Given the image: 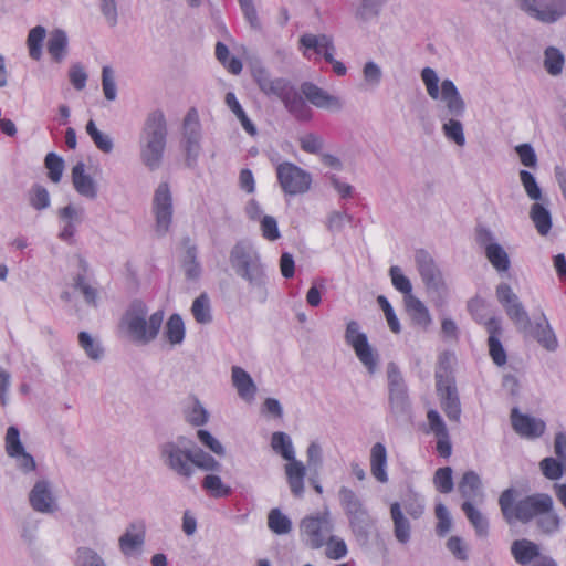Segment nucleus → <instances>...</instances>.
<instances>
[{
	"instance_id": "69168bd1",
	"label": "nucleus",
	"mask_w": 566,
	"mask_h": 566,
	"mask_svg": "<svg viewBox=\"0 0 566 566\" xmlns=\"http://www.w3.org/2000/svg\"><path fill=\"white\" fill-rule=\"evenodd\" d=\"M69 77L75 90L82 91L87 81V74L81 65H73L70 69Z\"/></svg>"
},
{
	"instance_id": "aec40b11",
	"label": "nucleus",
	"mask_w": 566,
	"mask_h": 566,
	"mask_svg": "<svg viewBox=\"0 0 566 566\" xmlns=\"http://www.w3.org/2000/svg\"><path fill=\"white\" fill-rule=\"evenodd\" d=\"M163 455L166 457L168 465L178 474L187 478L192 474L191 451H184L176 444L168 443L163 448Z\"/></svg>"
},
{
	"instance_id": "4be33fe9",
	"label": "nucleus",
	"mask_w": 566,
	"mask_h": 566,
	"mask_svg": "<svg viewBox=\"0 0 566 566\" xmlns=\"http://www.w3.org/2000/svg\"><path fill=\"white\" fill-rule=\"evenodd\" d=\"M301 90L306 99L318 108L339 109L342 106L336 96L329 95L313 83H303Z\"/></svg>"
},
{
	"instance_id": "49530a36",
	"label": "nucleus",
	"mask_w": 566,
	"mask_h": 566,
	"mask_svg": "<svg viewBox=\"0 0 566 566\" xmlns=\"http://www.w3.org/2000/svg\"><path fill=\"white\" fill-rule=\"evenodd\" d=\"M191 312L198 323L211 321L209 298L206 294H201L193 301Z\"/></svg>"
},
{
	"instance_id": "4c0bfd02",
	"label": "nucleus",
	"mask_w": 566,
	"mask_h": 566,
	"mask_svg": "<svg viewBox=\"0 0 566 566\" xmlns=\"http://www.w3.org/2000/svg\"><path fill=\"white\" fill-rule=\"evenodd\" d=\"M543 475L548 480H558L566 472V462L552 457L544 458L539 462Z\"/></svg>"
},
{
	"instance_id": "20e7f679",
	"label": "nucleus",
	"mask_w": 566,
	"mask_h": 566,
	"mask_svg": "<svg viewBox=\"0 0 566 566\" xmlns=\"http://www.w3.org/2000/svg\"><path fill=\"white\" fill-rule=\"evenodd\" d=\"M147 307L140 301H135L127 310L123 323L133 338L140 343L153 340L161 327L164 311L155 312L149 319H146Z\"/></svg>"
},
{
	"instance_id": "6e6552de",
	"label": "nucleus",
	"mask_w": 566,
	"mask_h": 566,
	"mask_svg": "<svg viewBox=\"0 0 566 566\" xmlns=\"http://www.w3.org/2000/svg\"><path fill=\"white\" fill-rule=\"evenodd\" d=\"M468 308L471 315L479 324H483L488 334V346L489 354L493 360V363L497 366H503L506 364L507 356L506 352L501 343V336L503 334V328L501 321L497 317H491L488 321H483L480 315V310L484 308V302L480 298L471 300L468 304Z\"/></svg>"
},
{
	"instance_id": "a19ab883",
	"label": "nucleus",
	"mask_w": 566,
	"mask_h": 566,
	"mask_svg": "<svg viewBox=\"0 0 566 566\" xmlns=\"http://www.w3.org/2000/svg\"><path fill=\"white\" fill-rule=\"evenodd\" d=\"M481 489L480 476L474 471H468L459 482V492L463 497H474Z\"/></svg>"
},
{
	"instance_id": "72a5a7b5",
	"label": "nucleus",
	"mask_w": 566,
	"mask_h": 566,
	"mask_svg": "<svg viewBox=\"0 0 566 566\" xmlns=\"http://www.w3.org/2000/svg\"><path fill=\"white\" fill-rule=\"evenodd\" d=\"M164 336L170 345H178L185 338V324L180 315L172 314L165 326Z\"/></svg>"
},
{
	"instance_id": "f3484780",
	"label": "nucleus",
	"mask_w": 566,
	"mask_h": 566,
	"mask_svg": "<svg viewBox=\"0 0 566 566\" xmlns=\"http://www.w3.org/2000/svg\"><path fill=\"white\" fill-rule=\"evenodd\" d=\"M6 451L10 458L17 460L18 467L21 470L30 472L35 469V461L30 453L25 452L20 440L19 430L15 427H9L7 430Z\"/></svg>"
},
{
	"instance_id": "864d4df0",
	"label": "nucleus",
	"mask_w": 566,
	"mask_h": 566,
	"mask_svg": "<svg viewBox=\"0 0 566 566\" xmlns=\"http://www.w3.org/2000/svg\"><path fill=\"white\" fill-rule=\"evenodd\" d=\"M390 276L394 287L406 294L407 297L411 295L412 286L407 276L403 275L399 266H391L390 268Z\"/></svg>"
},
{
	"instance_id": "f03ea898",
	"label": "nucleus",
	"mask_w": 566,
	"mask_h": 566,
	"mask_svg": "<svg viewBox=\"0 0 566 566\" xmlns=\"http://www.w3.org/2000/svg\"><path fill=\"white\" fill-rule=\"evenodd\" d=\"M253 77L260 90L268 96L279 97L287 111L298 119H310L311 109L298 92L285 80L271 78L263 69L255 70Z\"/></svg>"
},
{
	"instance_id": "c85d7f7f",
	"label": "nucleus",
	"mask_w": 566,
	"mask_h": 566,
	"mask_svg": "<svg viewBox=\"0 0 566 566\" xmlns=\"http://www.w3.org/2000/svg\"><path fill=\"white\" fill-rule=\"evenodd\" d=\"M30 503L35 511L49 512L53 507V497L45 482H38L30 493Z\"/></svg>"
},
{
	"instance_id": "5701e85b",
	"label": "nucleus",
	"mask_w": 566,
	"mask_h": 566,
	"mask_svg": "<svg viewBox=\"0 0 566 566\" xmlns=\"http://www.w3.org/2000/svg\"><path fill=\"white\" fill-rule=\"evenodd\" d=\"M232 384L238 395L245 401H252L256 394V386L251 376L241 367H232Z\"/></svg>"
},
{
	"instance_id": "3c124183",
	"label": "nucleus",
	"mask_w": 566,
	"mask_h": 566,
	"mask_svg": "<svg viewBox=\"0 0 566 566\" xmlns=\"http://www.w3.org/2000/svg\"><path fill=\"white\" fill-rule=\"evenodd\" d=\"M537 525L544 533H554L559 528L560 518L552 507L549 511L544 512L537 517Z\"/></svg>"
},
{
	"instance_id": "bf43d9fd",
	"label": "nucleus",
	"mask_w": 566,
	"mask_h": 566,
	"mask_svg": "<svg viewBox=\"0 0 566 566\" xmlns=\"http://www.w3.org/2000/svg\"><path fill=\"white\" fill-rule=\"evenodd\" d=\"M377 302H378L379 306L381 307V310L384 311V314L386 316V319H387V323H388V326L390 327V329L396 334L399 333L400 324H399V321L394 312V308L391 307L390 303L388 302V300L384 295H379L377 298Z\"/></svg>"
},
{
	"instance_id": "a18cd8bd",
	"label": "nucleus",
	"mask_w": 566,
	"mask_h": 566,
	"mask_svg": "<svg viewBox=\"0 0 566 566\" xmlns=\"http://www.w3.org/2000/svg\"><path fill=\"white\" fill-rule=\"evenodd\" d=\"M433 484L437 491H439L440 493H450L453 490L451 468H439L433 475Z\"/></svg>"
},
{
	"instance_id": "473e14b6",
	"label": "nucleus",
	"mask_w": 566,
	"mask_h": 566,
	"mask_svg": "<svg viewBox=\"0 0 566 566\" xmlns=\"http://www.w3.org/2000/svg\"><path fill=\"white\" fill-rule=\"evenodd\" d=\"M461 507L467 518L474 527L476 535L485 537L489 533V523L484 515L469 501L463 502Z\"/></svg>"
},
{
	"instance_id": "9d476101",
	"label": "nucleus",
	"mask_w": 566,
	"mask_h": 566,
	"mask_svg": "<svg viewBox=\"0 0 566 566\" xmlns=\"http://www.w3.org/2000/svg\"><path fill=\"white\" fill-rule=\"evenodd\" d=\"M334 524L328 510L305 516L300 523V533L312 549L322 548L332 534Z\"/></svg>"
},
{
	"instance_id": "79ce46f5",
	"label": "nucleus",
	"mask_w": 566,
	"mask_h": 566,
	"mask_svg": "<svg viewBox=\"0 0 566 566\" xmlns=\"http://www.w3.org/2000/svg\"><path fill=\"white\" fill-rule=\"evenodd\" d=\"M216 56L219 60V62L231 73L234 75H238L242 71V63L237 57H230V52L228 48L221 43L218 42L216 45Z\"/></svg>"
},
{
	"instance_id": "09e8293b",
	"label": "nucleus",
	"mask_w": 566,
	"mask_h": 566,
	"mask_svg": "<svg viewBox=\"0 0 566 566\" xmlns=\"http://www.w3.org/2000/svg\"><path fill=\"white\" fill-rule=\"evenodd\" d=\"M45 168L49 171V178L53 182H59L62 178L64 161L55 153H49L44 160Z\"/></svg>"
},
{
	"instance_id": "680f3d73",
	"label": "nucleus",
	"mask_w": 566,
	"mask_h": 566,
	"mask_svg": "<svg viewBox=\"0 0 566 566\" xmlns=\"http://www.w3.org/2000/svg\"><path fill=\"white\" fill-rule=\"evenodd\" d=\"M447 547L457 559L464 562L469 558L468 545L461 537L451 536L447 542Z\"/></svg>"
},
{
	"instance_id": "6e6d98bb",
	"label": "nucleus",
	"mask_w": 566,
	"mask_h": 566,
	"mask_svg": "<svg viewBox=\"0 0 566 566\" xmlns=\"http://www.w3.org/2000/svg\"><path fill=\"white\" fill-rule=\"evenodd\" d=\"M521 182L532 200H538L542 197V191L534 178V176L527 170L520 171Z\"/></svg>"
},
{
	"instance_id": "cd10ccee",
	"label": "nucleus",
	"mask_w": 566,
	"mask_h": 566,
	"mask_svg": "<svg viewBox=\"0 0 566 566\" xmlns=\"http://www.w3.org/2000/svg\"><path fill=\"white\" fill-rule=\"evenodd\" d=\"M406 310L416 325L428 328L431 324V316L428 308L417 297L409 295L406 298Z\"/></svg>"
},
{
	"instance_id": "bb28decb",
	"label": "nucleus",
	"mask_w": 566,
	"mask_h": 566,
	"mask_svg": "<svg viewBox=\"0 0 566 566\" xmlns=\"http://www.w3.org/2000/svg\"><path fill=\"white\" fill-rule=\"evenodd\" d=\"M514 559L521 565H527L539 555L538 546L528 539H516L511 546Z\"/></svg>"
},
{
	"instance_id": "c9c22d12",
	"label": "nucleus",
	"mask_w": 566,
	"mask_h": 566,
	"mask_svg": "<svg viewBox=\"0 0 566 566\" xmlns=\"http://www.w3.org/2000/svg\"><path fill=\"white\" fill-rule=\"evenodd\" d=\"M530 217L541 235H546L552 228V218L549 211L541 203H534L531 208Z\"/></svg>"
},
{
	"instance_id": "9b49d317",
	"label": "nucleus",
	"mask_w": 566,
	"mask_h": 566,
	"mask_svg": "<svg viewBox=\"0 0 566 566\" xmlns=\"http://www.w3.org/2000/svg\"><path fill=\"white\" fill-rule=\"evenodd\" d=\"M277 180L284 192L298 195L306 192L312 184L310 174L292 163H283L276 167Z\"/></svg>"
},
{
	"instance_id": "2eb2a0df",
	"label": "nucleus",
	"mask_w": 566,
	"mask_h": 566,
	"mask_svg": "<svg viewBox=\"0 0 566 566\" xmlns=\"http://www.w3.org/2000/svg\"><path fill=\"white\" fill-rule=\"evenodd\" d=\"M496 297L515 325L526 327L531 324L527 312L509 284L502 283L496 287Z\"/></svg>"
},
{
	"instance_id": "7ed1b4c3",
	"label": "nucleus",
	"mask_w": 566,
	"mask_h": 566,
	"mask_svg": "<svg viewBox=\"0 0 566 566\" xmlns=\"http://www.w3.org/2000/svg\"><path fill=\"white\" fill-rule=\"evenodd\" d=\"M144 134L145 144L142 147V159L153 170L159 166L166 147L167 129L163 112L155 111L148 115Z\"/></svg>"
},
{
	"instance_id": "f704fd0d",
	"label": "nucleus",
	"mask_w": 566,
	"mask_h": 566,
	"mask_svg": "<svg viewBox=\"0 0 566 566\" xmlns=\"http://www.w3.org/2000/svg\"><path fill=\"white\" fill-rule=\"evenodd\" d=\"M485 256L499 272H505L509 270V255L499 243H489L485 247Z\"/></svg>"
},
{
	"instance_id": "8fccbe9b",
	"label": "nucleus",
	"mask_w": 566,
	"mask_h": 566,
	"mask_svg": "<svg viewBox=\"0 0 566 566\" xmlns=\"http://www.w3.org/2000/svg\"><path fill=\"white\" fill-rule=\"evenodd\" d=\"M196 465L207 471H217L220 467L218 461L210 454L205 453L200 449L191 451V468Z\"/></svg>"
},
{
	"instance_id": "c756f323",
	"label": "nucleus",
	"mask_w": 566,
	"mask_h": 566,
	"mask_svg": "<svg viewBox=\"0 0 566 566\" xmlns=\"http://www.w3.org/2000/svg\"><path fill=\"white\" fill-rule=\"evenodd\" d=\"M390 514L394 522V533L398 542L406 544L410 539V523L405 517L398 502L390 505Z\"/></svg>"
},
{
	"instance_id": "e433bc0d",
	"label": "nucleus",
	"mask_w": 566,
	"mask_h": 566,
	"mask_svg": "<svg viewBox=\"0 0 566 566\" xmlns=\"http://www.w3.org/2000/svg\"><path fill=\"white\" fill-rule=\"evenodd\" d=\"M268 527L276 535H285L292 531V522L280 509L275 507L268 514Z\"/></svg>"
},
{
	"instance_id": "423d86ee",
	"label": "nucleus",
	"mask_w": 566,
	"mask_h": 566,
	"mask_svg": "<svg viewBox=\"0 0 566 566\" xmlns=\"http://www.w3.org/2000/svg\"><path fill=\"white\" fill-rule=\"evenodd\" d=\"M271 447L280 453L289 463L285 465V474L291 492L296 497L304 493V478L306 469L302 462L294 459V450L289 436L284 432L277 431L272 434Z\"/></svg>"
},
{
	"instance_id": "39448f33",
	"label": "nucleus",
	"mask_w": 566,
	"mask_h": 566,
	"mask_svg": "<svg viewBox=\"0 0 566 566\" xmlns=\"http://www.w3.org/2000/svg\"><path fill=\"white\" fill-rule=\"evenodd\" d=\"M449 365L450 356L448 353H443L439 357V368L436 373L437 392L440 397L441 408L448 419L459 422L461 418V405Z\"/></svg>"
},
{
	"instance_id": "13d9d810",
	"label": "nucleus",
	"mask_w": 566,
	"mask_h": 566,
	"mask_svg": "<svg viewBox=\"0 0 566 566\" xmlns=\"http://www.w3.org/2000/svg\"><path fill=\"white\" fill-rule=\"evenodd\" d=\"M102 86L106 99L114 101L116 98V84L113 70L109 66L103 67Z\"/></svg>"
},
{
	"instance_id": "1a4fd4ad",
	"label": "nucleus",
	"mask_w": 566,
	"mask_h": 566,
	"mask_svg": "<svg viewBox=\"0 0 566 566\" xmlns=\"http://www.w3.org/2000/svg\"><path fill=\"white\" fill-rule=\"evenodd\" d=\"M515 6L543 24H554L566 17V0H515Z\"/></svg>"
},
{
	"instance_id": "4d7b16f0",
	"label": "nucleus",
	"mask_w": 566,
	"mask_h": 566,
	"mask_svg": "<svg viewBox=\"0 0 566 566\" xmlns=\"http://www.w3.org/2000/svg\"><path fill=\"white\" fill-rule=\"evenodd\" d=\"M78 342L90 358L98 359L103 355L101 346L86 332L78 334Z\"/></svg>"
},
{
	"instance_id": "338daca9",
	"label": "nucleus",
	"mask_w": 566,
	"mask_h": 566,
	"mask_svg": "<svg viewBox=\"0 0 566 566\" xmlns=\"http://www.w3.org/2000/svg\"><path fill=\"white\" fill-rule=\"evenodd\" d=\"M389 400L392 407L403 408L407 402V389L405 384L389 387Z\"/></svg>"
},
{
	"instance_id": "b1692460",
	"label": "nucleus",
	"mask_w": 566,
	"mask_h": 566,
	"mask_svg": "<svg viewBox=\"0 0 566 566\" xmlns=\"http://www.w3.org/2000/svg\"><path fill=\"white\" fill-rule=\"evenodd\" d=\"M340 504L349 517L350 523L363 520L367 512L355 492L348 488H342L339 491Z\"/></svg>"
},
{
	"instance_id": "052dcab7",
	"label": "nucleus",
	"mask_w": 566,
	"mask_h": 566,
	"mask_svg": "<svg viewBox=\"0 0 566 566\" xmlns=\"http://www.w3.org/2000/svg\"><path fill=\"white\" fill-rule=\"evenodd\" d=\"M75 566H105L101 557L90 548H80Z\"/></svg>"
},
{
	"instance_id": "393cba45",
	"label": "nucleus",
	"mask_w": 566,
	"mask_h": 566,
	"mask_svg": "<svg viewBox=\"0 0 566 566\" xmlns=\"http://www.w3.org/2000/svg\"><path fill=\"white\" fill-rule=\"evenodd\" d=\"M387 450L386 447L377 442L370 449V472L380 483L388 482L387 474Z\"/></svg>"
},
{
	"instance_id": "ddd939ff",
	"label": "nucleus",
	"mask_w": 566,
	"mask_h": 566,
	"mask_svg": "<svg viewBox=\"0 0 566 566\" xmlns=\"http://www.w3.org/2000/svg\"><path fill=\"white\" fill-rule=\"evenodd\" d=\"M300 44L303 54L307 59H316L322 55L328 63L333 64V70L337 75H344L346 73L345 65L333 59L334 45L331 38H301Z\"/></svg>"
},
{
	"instance_id": "58836bf2",
	"label": "nucleus",
	"mask_w": 566,
	"mask_h": 566,
	"mask_svg": "<svg viewBox=\"0 0 566 566\" xmlns=\"http://www.w3.org/2000/svg\"><path fill=\"white\" fill-rule=\"evenodd\" d=\"M202 488L210 496L216 499L227 497L231 494V488L226 485L221 478L214 474H208L205 476Z\"/></svg>"
},
{
	"instance_id": "c03bdc74",
	"label": "nucleus",
	"mask_w": 566,
	"mask_h": 566,
	"mask_svg": "<svg viewBox=\"0 0 566 566\" xmlns=\"http://www.w3.org/2000/svg\"><path fill=\"white\" fill-rule=\"evenodd\" d=\"M386 0H361L356 15L359 20L367 22L378 17Z\"/></svg>"
},
{
	"instance_id": "412c9836",
	"label": "nucleus",
	"mask_w": 566,
	"mask_h": 566,
	"mask_svg": "<svg viewBox=\"0 0 566 566\" xmlns=\"http://www.w3.org/2000/svg\"><path fill=\"white\" fill-rule=\"evenodd\" d=\"M145 542V525L142 522H135L129 525L126 532L119 537V548L126 556L140 551Z\"/></svg>"
},
{
	"instance_id": "dca6fc26",
	"label": "nucleus",
	"mask_w": 566,
	"mask_h": 566,
	"mask_svg": "<svg viewBox=\"0 0 566 566\" xmlns=\"http://www.w3.org/2000/svg\"><path fill=\"white\" fill-rule=\"evenodd\" d=\"M154 212L157 232H167L172 217L171 195L167 182L160 184L155 192Z\"/></svg>"
},
{
	"instance_id": "a211bd4d",
	"label": "nucleus",
	"mask_w": 566,
	"mask_h": 566,
	"mask_svg": "<svg viewBox=\"0 0 566 566\" xmlns=\"http://www.w3.org/2000/svg\"><path fill=\"white\" fill-rule=\"evenodd\" d=\"M427 420L429 429L427 432H431L437 438V452L440 457L448 459L452 454V443L444 421L442 420L439 412L434 409H430L427 412Z\"/></svg>"
},
{
	"instance_id": "6ab92c4d",
	"label": "nucleus",
	"mask_w": 566,
	"mask_h": 566,
	"mask_svg": "<svg viewBox=\"0 0 566 566\" xmlns=\"http://www.w3.org/2000/svg\"><path fill=\"white\" fill-rule=\"evenodd\" d=\"M511 423L517 434L527 439L539 438L546 429L543 420L521 413L517 408L511 410Z\"/></svg>"
},
{
	"instance_id": "5fc2aeb1",
	"label": "nucleus",
	"mask_w": 566,
	"mask_h": 566,
	"mask_svg": "<svg viewBox=\"0 0 566 566\" xmlns=\"http://www.w3.org/2000/svg\"><path fill=\"white\" fill-rule=\"evenodd\" d=\"M443 132L447 138L453 140L457 145L463 146L465 143L462 124L457 119H450L443 125Z\"/></svg>"
},
{
	"instance_id": "37998d69",
	"label": "nucleus",
	"mask_w": 566,
	"mask_h": 566,
	"mask_svg": "<svg viewBox=\"0 0 566 566\" xmlns=\"http://www.w3.org/2000/svg\"><path fill=\"white\" fill-rule=\"evenodd\" d=\"M564 62V55L558 49L551 46L545 50L544 66L551 75L560 74Z\"/></svg>"
},
{
	"instance_id": "e2e57ef3",
	"label": "nucleus",
	"mask_w": 566,
	"mask_h": 566,
	"mask_svg": "<svg viewBox=\"0 0 566 566\" xmlns=\"http://www.w3.org/2000/svg\"><path fill=\"white\" fill-rule=\"evenodd\" d=\"M260 226L264 239L269 241H275L280 238V231L275 218L271 216H264Z\"/></svg>"
},
{
	"instance_id": "f8f14e48",
	"label": "nucleus",
	"mask_w": 566,
	"mask_h": 566,
	"mask_svg": "<svg viewBox=\"0 0 566 566\" xmlns=\"http://www.w3.org/2000/svg\"><path fill=\"white\" fill-rule=\"evenodd\" d=\"M345 339L353 347L360 363L369 373H374L377 365V356L368 344L366 334L359 332L357 322L350 321L347 323Z\"/></svg>"
},
{
	"instance_id": "603ef678",
	"label": "nucleus",
	"mask_w": 566,
	"mask_h": 566,
	"mask_svg": "<svg viewBox=\"0 0 566 566\" xmlns=\"http://www.w3.org/2000/svg\"><path fill=\"white\" fill-rule=\"evenodd\" d=\"M434 513L436 517L438 518L436 527L437 534L439 536H444L451 530L452 526V521L449 511L442 503H439L436 505Z\"/></svg>"
},
{
	"instance_id": "a878e982",
	"label": "nucleus",
	"mask_w": 566,
	"mask_h": 566,
	"mask_svg": "<svg viewBox=\"0 0 566 566\" xmlns=\"http://www.w3.org/2000/svg\"><path fill=\"white\" fill-rule=\"evenodd\" d=\"M72 181L75 190L83 197L95 198L97 195L94 180L85 174V165L77 163L72 168Z\"/></svg>"
},
{
	"instance_id": "7c9ffc66",
	"label": "nucleus",
	"mask_w": 566,
	"mask_h": 566,
	"mask_svg": "<svg viewBox=\"0 0 566 566\" xmlns=\"http://www.w3.org/2000/svg\"><path fill=\"white\" fill-rule=\"evenodd\" d=\"M533 337L547 350H555L558 342L545 316L532 329Z\"/></svg>"
},
{
	"instance_id": "0e129e2a",
	"label": "nucleus",
	"mask_w": 566,
	"mask_h": 566,
	"mask_svg": "<svg viewBox=\"0 0 566 566\" xmlns=\"http://www.w3.org/2000/svg\"><path fill=\"white\" fill-rule=\"evenodd\" d=\"M521 163L525 167L534 168L537 165V156L530 144H521L515 147Z\"/></svg>"
},
{
	"instance_id": "ea45409f",
	"label": "nucleus",
	"mask_w": 566,
	"mask_h": 566,
	"mask_svg": "<svg viewBox=\"0 0 566 566\" xmlns=\"http://www.w3.org/2000/svg\"><path fill=\"white\" fill-rule=\"evenodd\" d=\"M325 556L332 560H339L348 554L345 541L338 536L329 535L325 539Z\"/></svg>"
},
{
	"instance_id": "2f4dec72",
	"label": "nucleus",
	"mask_w": 566,
	"mask_h": 566,
	"mask_svg": "<svg viewBox=\"0 0 566 566\" xmlns=\"http://www.w3.org/2000/svg\"><path fill=\"white\" fill-rule=\"evenodd\" d=\"M416 263L422 280L429 284L436 282L439 276V272L436 269L433 259L424 251L419 250L416 253Z\"/></svg>"
},
{
	"instance_id": "0eeeda50",
	"label": "nucleus",
	"mask_w": 566,
	"mask_h": 566,
	"mask_svg": "<svg viewBox=\"0 0 566 566\" xmlns=\"http://www.w3.org/2000/svg\"><path fill=\"white\" fill-rule=\"evenodd\" d=\"M421 78L426 85L428 95L432 99H441L446 103L447 115L459 117L464 112V103L452 81L444 80L439 91V78L434 70L424 67L421 72Z\"/></svg>"
},
{
	"instance_id": "f257e3e1",
	"label": "nucleus",
	"mask_w": 566,
	"mask_h": 566,
	"mask_svg": "<svg viewBox=\"0 0 566 566\" xmlns=\"http://www.w3.org/2000/svg\"><path fill=\"white\" fill-rule=\"evenodd\" d=\"M516 490H504L499 497V505L506 523H528L553 506V499L546 493H535L516 500Z\"/></svg>"
},
{
	"instance_id": "de8ad7c7",
	"label": "nucleus",
	"mask_w": 566,
	"mask_h": 566,
	"mask_svg": "<svg viewBox=\"0 0 566 566\" xmlns=\"http://www.w3.org/2000/svg\"><path fill=\"white\" fill-rule=\"evenodd\" d=\"M86 132L93 139L95 146L103 153H111L113 149L112 139L99 132L93 120H90L86 125Z\"/></svg>"
},
{
	"instance_id": "774afa93",
	"label": "nucleus",
	"mask_w": 566,
	"mask_h": 566,
	"mask_svg": "<svg viewBox=\"0 0 566 566\" xmlns=\"http://www.w3.org/2000/svg\"><path fill=\"white\" fill-rule=\"evenodd\" d=\"M240 7H241L244 18L249 22V24L254 30H258L260 28V22L258 19V13H256L255 7L253 4V1L252 0L241 1Z\"/></svg>"
},
{
	"instance_id": "4468645a",
	"label": "nucleus",
	"mask_w": 566,
	"mask_h": 566,
	"mask_svg": "<svg viewBox=\"0 0 566 566\" xmlns=\"http://www.w3.org/2000/svg\"><path fill=\"white\" fill-rule=\"evenodd\" d=\"M231 263L238 273L249 281H258L263 275L262 265L256 253L242 244H237L231 251Z\"/></svg>"
}]
</instances>
